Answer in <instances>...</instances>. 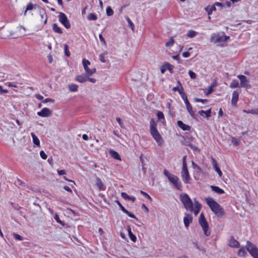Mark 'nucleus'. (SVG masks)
<instances>
[{"instance_id":"obj_20","label":"nucleus","mask_w":258,"mask_h":258,"mask_svg":"<svg viewBox=\"0 0 258 258\" xmlns=\"http://www.w3.org/2000/svg\"><path fill=\"white\" fill-rule=\"evenodd\" d=\"M239 93L237 91H234L232 93L231 104L233 106H235L238 100Z\"/></svg>"},{"instance_id":"obj_63","label":"nucleus","mask_w":258,"mask_h":258,"mask_svg":"<svg viewBox=\"0 0 258 258\" xmlns=\"http://www.w3.org/2000/svg\"><path fill=\"white\" fill-rule=\"evenodd\" d=\"M182 56L184 57H188L190 56V53L188 51L184 52L182 53Z\"/></svg>"},{"instance_id":"obj_60","label":"nucleus","mask_w":258,"mask_h":258,"mask_svg":"<svg viewBox=\"0 0 258 258\" xmlns=\"http://www.w3.org/2000/svg\"><path fill=\"white\" fill-rule=\"evenodd\" d=\"M54 219L59 223L62 224V222L60 220L57 214H55L54 216Z\"/></svg>"},{"instance_id":"obj_15","label":"nucleus","mask_w":258,"mask_h":258,"mask_svg":"<svg viewBox=\"0 0 258 258\" xmlns=\"http://www.w3.org/2000/svg\"><path fill=\"white\" fill-rule=\"evenodd\" d=\"M37 9H38L39 12L40 13L41 18L42 19H43L45 17V20L44 21V24H46L47 21V16L46 15V12H45V10L44 9L40 7L39 6H37Z\"/></svg>"},{"instance_id":"obj_2","label":"nucleus","mask_w":258,"mask_h":258,"mask_svg":"<svg viewBox=\"0 0 258 258\" xmlns=\"http://www.w3.org/2000/svg\"><path fill=\"white\" fill-rule=\"evenodd\" d=\"M22 29H23L24 31L26 30V28L22 26L17 27L14 31L6 29L1 33L0 37L3 39H6L11 36H14V38H18L22 35H25L24 32H22Z\"/></svg>"},{"instance_id":"obj_17","label":"nucleus","mask_w":258,"mask_h":258,"mask_svg":"<svg viewBox=\"0 0 258 258\" xmlns=\"http://www.w3.org/2000/svg\"><path fill=\"white\" fill-rule=\"evenodd\" d=\"M117 204L119 207L120 208L121 210L126 214H127L129 217L134 218L136 220H138L137 218L135 216V215L132 214V213L128 211L127 210H126L124 207L119 202L117 201Z\"/></svg>"},{"instance_id":"obj_23","label":"nucleus","mask_w":258,"mask_h":258,"mask_svg":"<svg viewBox=\"0 0 258 258\" xmlns=\"http://www.w3.org/2000/svg\"><path fill=\"white\" fill-rule=\"evenodd\" d=\"M185 105H186V109H187L188 112L189 113V114L194 118H196L195 113V111H194V110L192 109V106L191 105L190 103H187V104H185Z\"/></svg>"},{"instance_id":"obj_21","label":"nucleus","mask_w":258,"mask_h":258,"mask_svg":"<svg viewBox=\"0 0 258 258\" xmlns=\"http://www.w3.org/2000/svg\"><path fill=\"white\" fill-rule=\"evenodd\" d=\"M96 184L99 189V190H104L105 189V186H104L101 179L97 177L96 178Z\"/></svg>"},{"instance_id":"obj_31","label":"nucleus","mask_w":258,"mask_h":258,"mask_svg":"<svg viewBox=\"0 0 258 258\" xmlns=\"http://www.w3.org/2000/svg\"><path fill=\"white\" fill-rule=\"evenodd\" d=\"M52 29L53 31L56 33L59 34H61L62 33L61 29L59 26H58V25L56 24H53Z\"/></svg>"},{"instance_id":"obj_1","label":"nucleus","mask_w":258,"mask_h":258,"mask_svg":"<svg viewBox=\"0 0 258 258\" xmlns=\"http://www.w3.org/2000/svg\"><path fill=\"white\" fill-rule=\"evenodd\" d=\"M180 199L182 203L183 204L184 208L187 211L189 212H194L196 216H197L199 214L202 208V205L200 203H199L198 201L196 200L195 201V207L194 208V204L187 194H181L180 195Z\"/></svg>"},{"instance_id":"obj_54","label":"nucleus","mask_w":258,"mask_h":258,"mask_svg":"<svg viewBox=\"0 0 258 258\" xmlns=\"http://www.w3.org/2000/svg\"><path fill=\"white\" fill-rule=\"evenodd\" d=\"M116 121H117V122L118 123L119 125H120V126L121 127V128H123L124 127V125H123V122H122L120 118L119 117H117L116 118Z\"/></svg>"},{"instance_id":"obj_14","label":"nucleus","mask_w":258,"mask_h":258,"mask_svg":"<svg viewBox=\"0 0 258 258\" xmlns=\"http://www.w3.org/2000/svg\"><path fill=\"white\" fill-rule=\"evenodd\" d=\"M173 68L174 67L172 65L167 62L161 67V73L164 74L166 70H168L170 73H172Z\"/></svg>"},{"instance_id":"obj_44","label":"nucleus","mask_w":258,"mask_h":258,"mask_svg":"<svg viewBox=\"0 0 258 258\" xmlns=\"http://www.w3.org/2000/svg\"><path fill=\"white\" fill-rule=\"evenodd\" d=\"M63 47H64V51L65 54L67 56H70V52L69 51L68 46L67 44H64L63 45Z\"/></svg>"},{"instance_id":"obj_58","label":"nucleus","mask_w":258,"mask_h":258,"mask_svg":"<svg viewBox=\"0 0 258 258\" xmlns=\"http://www.w3.org/2000/svg\"><path fill=\"white\" fill-rule=\"evenodd\" d=\"M186 156H184L182 158V167H187V164L186 162Z\"/></svg>"},{"instance_id":"obj_46","label":"nucleus","mask_w":258,"mask_h":258,"mask_svg":"<svg viewBox=\"0 0 258 258\" xmlns=\"http://www.w3.org/2000/svg\"><path fill=\"white\" fill-rule=\"evenodd\" d=\"M188 74L192 79H195L197 77V75L191 70L188 71Z\"/></svg>"},{"instance_id":"obj_4","label":"nucleus","mask_w":258,"mask_h":258,"mask_svg":"<svg viewBox=\"0 0 258 258\" xmlns=\"http://www.w3.org/2000/svg\"><path fill=\"white\" fill-rule=\"evenodd\" d=\"M206 201L208 205L210 207L211 210L218 217H221L224 214L222 208L219 204L215 201L212 198L208 197L206 198Z\"/></svg>"},{"instance_id":"obj_19","label":"nucleus","mask_w":258,"mask_h":258,"mask_svg":"<svg viewBox=\"0 0 258 258\" xmlns=\"http://www.w3.org/2000/svg\"><path fill=\"white\" fill-rule=\"evenodd\" d=\"M177 124L178 126L181 128L183 131H189L190 130V126L184 123L182 121H177Z\"/></svg>"},{"instance_id":"obj_33","label":"nucleus","mask_w":258,"mask_h":258,"mask_svg":"<svg viewBox=\"0 0 258 258\" xmlns=\"http://www.w3.org/2000/svg\"><path fill=\"white\" fill-rule=\"evenodd\" d=\"M243 112L247 113H250L255 115H258V109H253L249 110H243Z\"/></svg>"},{"instance_id":"obj_16","label":"nucleus","mask_w":258,"mask_h":258,"mask_svg":"<svg viewBox=\"0 0 258 258\" xmlns=\"http://www.w3.org/2000/svg\"><path fill=\"white\" fill-rule=\"evenodd\" d=\"M228 245L231 247H238L240 244L233 236H231L229 240Z\"/></svg>"},{"instance_id":"obj_37","label":"nucleus","mask_w":258,"mask_h":258,"mask_svg":"<svg viewBox=\"0 0 258 258\" xmlns=\"http://www.w3.org/2000/svg\"><path fill=\"white\" fill-rule=\"evenodd\" d=\"M157 117L159 120H160L161 122L164 121V115L163 112L161 111H158L157 113Z\"/></svg>"},{"instance_id":"obj_56","label":"nucleus","mask_w":258,"mask_h":258,"mask_svg":"<svg viewBox=\"0 0 258 258\" xmlns=\"http://www.w3.org/2000/svg\"><path fill=\"white\" fill-rule=\"evenodd\" d=\"M212 164L213 168L216 167V166H218V163L216 159L213 157H212Z\"/></svg>"},{"instance_id":"obj_43","label":"nucleus","mask_w":258,"mask_h":258,"mask_svg":"<svg viewBox=\"0 0 258 258\" xmlns=\"http://www.w3.org/2000/svg\"><path fill=\"white\" fill-rule=\"evenodd\" d=\"M88 19L89 20H96L97 19V16L93 13H90L88 16Z\"/></svg>"},{"instance_id":"obj_38","label":"nucleus","mask_w":258,"mask_h":258,"mask_svg":"<svg viewBox=\"0 0 258 258\" xmlns=\"http://www.w3.org/2000/svg\"><path fill=\"white\" fill-rule=\"evenodd\" d=\"M238 86V82L236 80H234L232 81L230 85V87L231 88H235Z\"/></svg>"},{"instance_id":"obj_28","label":"nucleus","mask_w":258,"mask_h":258,"mask_svg":"<svg viewBox=\"0 0 258 258\" xmlns=\"http://www.w3.org/2000/svg\"><path fill=\"white\" fill-rule=\"evenodd\" d=\"M211 188L213 191L218 194H222L224 193V191L222 189L219 188L218 186L212 185Z\"/></svg>"},{"instance_id":"obj_59","label":"nucleus","mask_w":258,"mask_h":258,"mask_svg":"<svg viewBox=\"0 0 258 258\" xmlns=\"http://www.w3.org/2000/svg\"><path fill=\"white\" fill-rule=\"evenodd\" d=\"M121 196L124 199L128 200L130 196H128L126 193L125 192H122L121 193Z\"/></svg>"},{"instance_id":"obj_51","label":"nucleus","mask_w":258,"mask_h":258,"mask_svg":"<svg viewBox=\"0 0 258 258\" xmlns=\"http://www.w3.org/2000/svg\"><path fill=\"white\" fill-rule=\"evenodd\" d=\"M205 11L206 12H207L208 15L209 16H210L212 14L213 11L210 9V8L209 7H207L206 8H205ZM210 18H211L210 16H209V19H210Z\"/></svg>"},{"instance_id":"obj_34","label":"nucleus","mask_w":258,"mask_h":258,"mask_svg":"<svg viewBox=\"0 0 258 258\" xmlns=\"http://www.w3.org/2000/svg\"><path fill=\"white\" fill-rule=\"evenodd\" d=\"M214 87V85H210L208 87V90H205L204 91V93L206 95H208L212 93L213 92V87Z\"/></svg>"},{"instance_id":"obj_40","label":"nucleus","mask_w":258,"mask_h":258,"mask_svg":"<svg viewBox=\"0 0 258 258\" xmlns=\"http://www.w3.org/2000/svg\"><path fill=\"white\" fill-rule=\"evenodd\" d=\"M12 235L17 240H23L24 239L23 237L18 234L13 233Z\"/></svg>"},{"instance_id":"obj_48","label":"nucleus","mask_w":258,"mask_h":258,"mask_svg":"<svg viewBox=\"0 0 258 258\" xmlns=\"http://www.w3.org/2000/svg\"><path fill=\"white\" fill-rule=\"evenodd\" d=\"M215 5H216L217 7H219L220 9V10H222L225 8V4L223 3L216 2Z\"/></svg>"},{"instance_id":"obj_26","label":"nucleus","mask_w":258,"mask_h":258,"mask_svg":"<svg viewBox=\"0 0 258 258\" xmlns=\"http://www.w3.org/2000/svg\"><path fill=\"white\" fill-rule=\"evenodd\" d=\"M31 135L33 139V143L35 145H36L37 146L40 147V141H39V139L37 137V136L33 133H31Z\"/></svg>"},{"instance_id":"obj_18","label":"nucleus","mask_w":258,"mask_h":258,"mask_svg":"<svg viewBox=\"0 0 258 258\" xmlns=\"http://www.w3.org/2000/svg\"><path fill=\"white\" fill-rule=\"evenodd\" d=\"M89 76H87L86 74H82L80 75L77 76L76 77V80L79 83H83L87 81V78Z\"/></svg>"},{"instance_id":"obj_5","label":"nucleus","mask_w":258,"mask_h":258,"mask_svg":"<svg viewBox=\"0 0 258 258\" xmlns=\"http://www.w3.org/2000/svg\"><path fill=\"white\" fill-rule=\"evenodd\" d=\"M163 173L177 189L182 190L181 183L177 176L170 173L166 169L164 170Z\"/></svg>"},{"instance_id":"obj_64","label":"nucleus","mask_w":258,"mask_h":258,"mask_svg":"<svg viewBox=\"0 0 258 258\" xmlns=\"http://www.w3.org/2000/svg\"><path fill=\"white\" fill-rule=\"evenodd\" d=\"M57 173L59 175L65 174L66 173L64 170H57Z\"/></svg>"},{"instance_id":"obj_61","label":"nucleus","mask_w":258,"mask_h":258,"mask_svg":"<svg viewBox=\"0 0 258 258\" xmlns=\"http://www.w3.org/2000/svg\"><path fill=\"white\" fill-rule=\"evenodd\" d=\"M99 58H100V61L102 62H106V60L104 58V54L102 53V54H101L99 56Z\"/></svg>"},{"instance_id":"obj_32","label":"nucleus","mask_w":258,"mask_h":258,"mask_svg":"<svg viewBox=\"0 0 258 258\" xmlns=\"http://www.w3.org/2000/svg\"><path fill=\"white\" fill-rule=\"evenodd\" d=\"M125 18L127 22H128V27H130L131 28L133 32H134V31H135V30H134L135 26H134V24L133 23V22L131 21V20L130 19V18L128 16H125Z\"/></svg>"},{"instance_id":"obj_9","label":"nucleus","mask_w":258,"mask_h":258,"mask_svg":"<svg viewBox=\"0 0 258 258\" xmlns=\"http://www.w3.org/2000/svg\"><path fill=\"white\" fill-rule=\"evenodd\" d=\"M181 176L182 180L184 183H190V180L191 178L187 169V167H182V170L181 172Z\"/></svg>"},{"instance_id":"obj_10","label":"nucleus","mask_w":258,"mask_h":258,"mask_svg":"<svg viewBox=\"0 0 258 258\" xmlns=\"http://www.w3.org/2000/svg\"><path fill=\"white\" fill-rule=\"evenodd\" d=\"M59 14L58 18L60 22L63 24L67 29L70 28L71 27V24L66 15L62 12H60Z\"/></svg>"},{"instance_id":"obj_57","label":"nucleus","mask_w":258,"mask_h":258,"mask_svg":"<svg viewBox=\"0 0 258 258\" xmlns=\"http://www.w3.org/2000/svg\"><path fill=\"white\" fill-rule=\"evenodd\" d=\"M99 38H100V40L101 42H102L104 45H106V42H105V39H104V38L102 36V35L101 34H99Z\"/></svg>"},{"instance_id":"obj_47","label":"nucleus","mask_w":258,"mask_h":258,"mask_svg":"<svg viewBox=\"0 0 258 258\" xmlns=\"http://www.w3.org/2000/svg\"><path fill=\"white\" fill-rule=\"evenodd\" d=\"M231 141L235 146L239 145V141L235 137H231Z\"/></svg>"},{"instance_id":"obj_53","label":"nucleus","mask_w":258,"mask_h":258,"mask_svg":"<svg viewBox=\"0 0 258 258\" xmlns=\"http://www.w3.org/2000/svg\"><path fill=\"white\" fill-rule=\"evenodd\" d=\"M215 171L218 173L219 176L221 177L222 175V172L221 171L220 169L218 166H216V167L214 168Z\"/></svg>"},{"instance_id":"obj_3","label":"nucleus","mask_w":258,"mask_h":258,"mask_svg":"<svg viewBox=\"0 0 258 258\" xmlns=\"http://www.w3.org/2000/svg\"><path fill=\"white\" fill-rule=\"evenodd\" d=\"M150 131L152 136L157 142L158 145L160 146L162 145L164 142L163 139L157 129L156 122L153 119L150 122Z\"/></svg>"},{"instance_id":"obj_13","label":"nucleus","mask_w":258,"mask_h":258,"mask_svg":"<svg viewBox=\"0 0 258 258\" xmlns=\"http://www.w3.org/2000/svg\"><path fill=\"white\" fill-rule=\"evenodd\" d=\"M192 221V217L191 215L188 213H185L184 217L183 218V222L184 226L188 228L190 225V224Z\"/></svg>"},{"instance_id":"obj_41","label":"nucleus","mask_w":258,"mask_h":258,"mask_svg":"<svg viewBox=\"0 0 258 258\" xmlns=\"http://www.w3.org/2000/svg\"><path fill=\"white\" fill-rule=\"evenodd\" d=\"M197 32L194 31V30H189L188 31L187 33V35L188 37L190 38H192L195 37L197 34Z\"/></svg>"},{"instance_id":"obj_35","label":"nucleus","mask_w":258,"mask_h":258,"mask_svg":"<svg viewBox=\"0 0 258 258\" xmlns=\"http://www.w3.org/2000/svg\"><path fill=\"white\" fill-rule=\"evenodd\" d=\"M238 255L239 256H244L246 254V252L243 247H241L238 251Z\"/></svg>"},{"instance_id":"obj_30","label":"nucleus","mask_w":258,"mask_h":258,"mask_svg":"<svg viewBox=\"0 0 258 258\" xmlns=\"http://www.w3.org/2000/svg\"><path fill=\"white\" fill-rule=\"evenodd\" d=\"M37 5H33L31 3H29L27 6L26 9L24 12V15H26V13L28 11L32 10V9L37 8Z\"/></svg>"},{"instance_id":"obj_7","label":"nucleus","mask_w":258,"mask_h":258,"mask_svg":"<svg viewBox=\"0 0 258 258\" xmlns=\"http://www.w3.org/2000/svg\"><path fill=\"white\" fill-rule=\"evenodd\" d=\"M246 249L253 258H258V248L249 241H246Z\"/></svg>"},{"instance_id":"obj_8","label":"nucleus","mask_w":258,"mask_h":258,"mask_svg":"<svg viewBox=\"0 0 258 258\" xmlns=\"http://www.w3.org/2000/svg\"><path fill=\"white\" fill-rule=\"evenodd\" d=\"M82 62L84 70L85 71V74H86L87 76H90L96 72L95 68L90 69L88 68V66L90 64V62L89 60L86 59H84Z\"/></svg>"},{"instance_id":"obj_50","label":"nucleus","mask_w":258,"mask_h":258,"mask_svg":"<svg viewBox=\"0 0 258 258\" xmlns=\"http://www.w3.org/2000/svg\"><path fill=\"white\" fill-rule=\"evenodd\" d=\"M192 164L193 165V168L196 170L198 172H201V168L196 165L193 161L192 162Z\"/></svg>"},{"instance_id":"obj_42","label":"nucleus","mask_w":258,"mask_h":258,"mask_svg":"<svg viewBox=\"0 0 258 258\" xmlns=\"http://www.w3.org/2000/svg\"><path fill=\"white\" fill-rule=\"evenodd\" d=\"M187 146H189L192 150H193L195 151H198L200 152V149L199 148H198L197 146L194 145L192 144H187Z\"/></svg>"},{"instance_id":"obj_62","label":"nucleus","mask_w":258,"mask_h":258,"mask_svg":"<svg viewBox=\"0 0 258 258\" xmlns=\"http://www.w3.org/2000/svg\"><path fill=\"white\" fill-rule=\"evenodd\" d=\"M140 192L143 194V195H144L145 196H146L148 199L151 200L152 199L151 198V197L148 194H147L146 192L142 191V190H141L140 191Z\"/></svg>"},{"instance_id":"obj_22","label":"nucleus","mask_w":258,"mask_h":258,"mask_svg":"<svg viewBox=\"0 0 258 258\" xmlns=\"http://www.w3.org/2000/svg\"><path fill=\"white\" fill-rule=\"evenodd\" d=\"M211 109H209L206 111L203 110L199 111V113L203 116H205L207 118H209L211 116Z\"/></svg>"},{"instance_id":"obj_12","label":"nucleus","mask_w":258,"mask_h":258,"mask_svg":"<svg viewBox=\"0 0 258 258\" xmlns=\"http://www.w3.org/2000/svg\"><path fill=\"white\" fill-rule=\"evenodd\" d=\"M37 114L38 116L47 117L51 115L52 111L48 108H44L40 111L38 112Z\"/></svg>"},{"instance_id":"obj_39","label":"nucleus","mask_w":258,"mask_h":258,"mask_svg":"<svg viewBox=\"0 0 258 258\" xmlns=\"http://www.w3.org/2000/svg\"><path fill=\"white\" fill-rule=\"evenodd\" d=\"M106 14L108 16H111L113 15V11L109 6L106 8Z\"/></svg>"},{"instance_id":"obj_27","label":"nucleus","mask_w":258,"mask_h":258,"mask_svg":"<svg viewBox=\"0 0 258 258\" xmlns=\"http://www.w3.org/2000/svg\"><path fill=\"white\" fill-rule=\"evenodd\" d=\"M229 38V36L226 35H222L221 36H218L215 41V42H225Z\"/></svg>"},{"instance_id":"obj_36","label":"nucleus","mask_w":258,"mask_h":258,"mask_svg":"<svg viewBox=\"0 0 258 258\" xmlns=\"http://www.w3.org/2000/svg\"><path fill=\"white\" fill-rule=\"evenodd\" d=\"M174 40L173 39V37H171L169 38L168 41L165 43V46L166 47H171L174 44Z\"/></svg>"},{"instance_id":"obj_52","label":"nucleus","mask_w":258,"mask_h":258,"mask_svg":"<svg viewBox=\"0 0 258 258\" xmlns=\"http://www.w3.org/2000/svg\"><path fill=\"white\" fill-rule=\"evenodd\" d=\"M40 155L43 159H46L47 157V155L45 153V152L43 151H41L40 152Z\"/></svg>"},{"instance_id":"obj_49","label":"nucleus","mask_w":258,"mask_h":258,"mask_svg":"<svg viewBox=\"0 0 258 258\" xmlns=\"http://www.w3.org/2000/svg\"><path fill=\"white\" fill-rule=\"evenodd\" d=\"M178 83V84L181 86V88H179V89L178 90V92L179 93V94L181 95V96H182V93H185V92H183V87H182L181 86V83L179 82V81H178L177 82Z\"/></svg>"},{"instance_id":"obj_29","label":"nucleus","mask_w":258,"mask_h":258,"mask_svg":"<svg viewBox=\"0 0 258 258\" xmlns=\"http://www.w3.org/2000/svg\"><path fill=\"white\" fill-rule=\"evenodd\" d=\"M68 88L71 92H76L78 90V86L76 84H71L69 85Z\"/></svg>"},{"instance_id":"obj_11","label":"nucleus","mask_w":258,"mask_h":258,"mask_svg":"<svg viewBox=\"0 0 258 258\" xmlns=\"http://www.w3.org/2000/svg\"><path fill=\"white\" fill-rule=\"evenodd\" d=\"M237 77L240 81V85L241 87L246 88H248L250 87V86L248 84V81L245 76L239 75L237 76Z\"/></svg>"},{"instance_id":"obj_25","label":"nucleus","mask_w":258,"mask_h":258,"mask_svg":"<svg viewBox=\"0 0 258 258\" xmlns=\"http://www.w3.org/2000/svg\"><path fill=\"white\" fill-rule=\"evenodd\" d=\"M109 153H110L111 156L112 158H113L114 159L119 160H121L120 156L117 152L113 151V150H110Z\"/></svg>"},{"instance_id":"obj_45","label":"nucleus","mask_w":258,"mask_h":258,"mask_svg":"<svg viewBox=\"0 0 258 258\" xmlns=\"http://www.w3.org/2000/svg\"><path fill=\"white\" fill-rule=\"evenodd\" d=\"M181 97L182 99L184 100V103L185 104H187V103H189V102L188 100L187 95L185 93H182Z\"/></svg>"},{"instance_id":"obj_6","label":"nucleus","mask_w":258,"mask_h":258,"mask_svg":"<svg viewBox=\"0 0 258 258\" xmlns=\"http://www.w3.org/2000/svg\"><path fill=\"white\" fill-rule=\"evenodd\" d=\"M199 222L200 225L202 227L205 235L207 236H209L211 232L209 229V225L203 213L200 214Z\"/></svg>"},{"instance_id":"obj_24","label":"nucleus","mask_w":258,"mask_h":258,"mask_svg":"<svg viewBox=\"0 0 258 258\" xmlns=\"http://www.w3.org/2000/svg\"><path fill=\"white\" fill-rule=\"evenodd\" d=\"M127 231H128V235H129V237H130V239L133 242H136V240H137L136 236L132 232L131 228V227L130 226H128L127 227Z\"/></svg>"},{"instance_id":"obj_55","label":"nucleus","mask_w":258,"mask_h":258,"mask_svg":"<svg viewBox=\"0 0 258 258\" xmlns=\"http://www.w3.org/2000/svg\"><path fill=\"white\" fill-rule=\"evenodd\" d=\"M195 101L196 102H202L203 103H205L207 102V100L206 99H199V98H195L194 99Z\"/></svg>"}]
</instances>
